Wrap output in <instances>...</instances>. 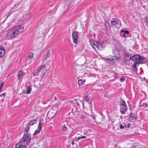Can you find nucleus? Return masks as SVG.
I'll use <instances>...</instances> for the list:
<instances>
[{
  "label": "nucleus",
  "instance_id": "1",
  "mask_svg": "<svg viewBox=\"0 0 148 148\" xmlns=\"http://www.w3.org/2000/svg\"><path fill=\"white\" fill-rule=\"evenodd\" d=\"M23 29V27L21 26H17L12 28L9 30L7 33L6 38L9 40L13 37L16 36L18 34L22 32Z\"/></svg>",
  "mask_w": 148,
  "mask_h": 148
},
{
  "label": "nucleus",
  "instance_id": "2",
  "mask_svg": "<svg viewBox=\"0 0 148 148\" xmlns=\"http://www.w3.org/2000/svg\"><path fill=\"white\" fill-rule=\"evenodd\" d=\"M120 106V112L122 114H124L127 111V106L125 102L123 100H121L119 101Z\"/></svg>",
  "mask_w": 148,
  "mask_h": 148
},
{
  "label": "nucleus",
  "instance_id": "3",
  "mask_svg": "<svg viewBox=\"0 0 148 148\" xmlns=\"http://www.w3.org/2000/svg\"><path fill=\"white\" fill-rule=\"evenodd\" d=\"M46 66L44 65L43 66H40L39 68L36 71L37 72H38L40 75V77L43 78L44 76L45 75L46 72L47 71L46 69Z\"/></svg>",
  "mask_w": 148,
  "mask_h": 148
},
{
  "label": "nucleus",
  "instance_id": "4",
  "mask_svg": "<svg viewBox=\"0 0 148 148\" xmlns=\"http://www.w3.org/2000/svg\"><path fill=\"white\" fill-rule=\"evenodd\" d=\"M31 139V135L30 134H25V132H24L21 140L24 143L27 144L30 141Z\"/></svg>",
  "mask_w": 148,
  "mask_h": 148
},
{
  "label": "nucleus",
  "instance_id": "5",
  "mask_svg": "<svg viewBox=\"0 0 148 148\" xmlns=\"http://www.w3.org/2000/svg\"><path fill=\"white\" fill-rule=\"evenodd\" d=\"M31 17V14L29 13H27L24 14L20 19V21L22 23H24L27 20L29 19Z\"/></svg>",
  "mask_w": 148,
  "mask_h": 148
},
{
  "label": "nucleus",
  "instance_id": "6",
  "mask_svg": "<svg viewBox=\"0 0 148 148\" xmlns=\"http://www.w3.org/2000/svg\"><path fill=\"white\" fill-rule=\"evenodd\" d=\"M113 53L114 56H112V58H110L108 60H116L119 59L120 57V54L119 51L116 50H114L113 51Z\"/></svg>",
  "mask_w": 148,
  "mask_h": 148
},
{
  "label": "nucleus",
  "instance_id": "7",
  "mask_svg": "<svg viewBox=\"0 0 148 148\" xmlns=\"http://www.w3.org/2000/svg\"><path fill=\"white\" fill-rule=\"evenodd\" d=\"M70 102L73 103V106L75 107L77 111H79L80 110V106L79 103V101L77 99H75L73 100L70 101Z\"/></svg>",
  "mask_w": 148,
  "mask_h": 148
},
{
  "label": "nucleus",
  "instance_id": "8",
  "mask_svg": "<svg viewBox=\"0 0 148 148\" xmlns=\"http://www.w3.org/2000/svg\"><path fill=\"white\" fill-rule=\"evenodd\" d=\"M72 36L74 42L76 44H77L78 43V38L77 32H73L72 34Z\"/></svg>",
  "mask_w": 148,
  "mask_h": 148
},
{
  "label": "nucleus",
  "instance_id": "9",
  "mask_svg": "<svg viewBox=\"0 0 148 148\" xmlns=\"http://www.w3.org/2000/svg\"><path fill=\"white\" fill-rule=\"evenodd\" d=\"M139 57L138 61L136 62L138 64H142L146 62L147 60L144 57H141L140 55Z\"/></svg>",
  "mask_w": 148,
  "mask_h": 148
},
{
  "label": "nucleus",
  "instance_id": "10",
  "mask_svg": "<svg viewBox=\"0 0 148 148\" xmlns=\"http://www.w3.org/2000/svg\"><path fill=\"white\" fill-rule=\"evenodd\" d=\"M5 50L3 46H0V57L2 58L3 57L5 53Z\"/></svg>",
  "mask_w": 148,
  "mask_h": 148
},
{
  "label": "nucleus",
  "instance_id": "11",
  "mask_svg": "<svg viewBox=\"0 0 148 148\" xmlns=\"http://www.w3.org/2000/svg\"><path fill=\"white\" fill-rule=\"evenodd\" d=\"M84 99L86 102L89 104H90L91 103V99L90 96H85Z\"/></svg>",
  "mask_w": 148,
  "mask_h": 148
},
{
  "label": "nucleus",
  "instance_id": "12",
  "mask_svg": "<svg viewBox=\"0 0 148 148\" xmlns=\"http://www.w3.org/2000/svg\"><path fill=\"white\" fill-rule=\"evenodd\" d=\"M139 56L140 55L138 54L134 55L132 57H130V60L133 61H136L137 62L138 61Z\"/></svg>",
  "mask_w": 148,
  "mask_h": 148
},
{
  "label": "nucleus",
  "instance_id": "13",
  "mask_svg": "<svg viewBox=\"0 0 148 148\" xmlns=\"http://www.w3.org/2000/svg\"><path fill=\"white\" fill-rule=\"evenodd\" d=\"M52 52V50H49L48 51L47 55L44 56V58L43 59V62H44L47 58L50 57V55Z\"/></svg>",
  "mask_w": 148,
  "mask_h": 148
},
{
  "label": "nucleus",
  "instance_id": "14",
  "mask_svg": "<svg viewBox=\"0 0 148 148\" xmlns=\"http://www.w3.org/2000/svg\"><path fill=\"white\" fill-rule=\"evenodd\" d=\"M15 147L16 148H26V145H23L21 142H19L17 143Z\"/></svg>",
  "mask_w": 148,
  "mask_h": 148
},
{
  "label": "nucleus",
  "instance_id": "15",
  "mask_svg": "<svg viewBox=\"0 0 148 148\" xmlns=\"http://www.w3.org/2000/svg\"><path fill=\"white\" fill-rule=\"evenodd\" d=\"M55 114L52 113L50 111H49L47 114V116L50 120L52 119L54 116Z\"/></svg>",
  "mask_w": 148,
  "mask_h": 148
},
{
  "label": "nucleus",
  "instance_id": "16",
  "mask_svg": "<svg viewBox=\"0 0 148 148\" xmlns=\"http://www.w3.org/2000/svg\"><path fill=\"white\" fill-rule=\"evenodd\" d=\"M120 22V20L117 19H114V21H111V24L112 25H115L118 24Z\"/></svg>",
  "mask_w": 148,
  "mask_h": 148
},
{
  "label": "nucleus",
  "instance_id": "17",
  "mask_svg": "<svg viewBox=\"0 0 148 148\" xmlns=\"http://www.w3.org/2000/svg\"><path fill=\"white\" fill-rule=\"evenodd\" d=\"M25 74V72L22 71H19L18 74V79H20L21 77L23 75Z\"/></svg>",
  "mask_w": 148,
  "mask_h": 148
},
{
  "label": "nucleus",
  "instance_id": "18",
  "mask_svg": "<svg viewBox=\"0 0 148 148\" xmlns=\"http://www.w3.org/2000/svg\"><path fill=\"white\" fill-rule=\"evenodd\" d=\"M90 45L93 47L94 48V47L96 46V44L97 43V42L95 40H91L90 41Z\"/></svg>",
  "mask_w": 148,
  "mask_h": 148
},
{
  "label": "nucleus",
  "instance_id": "19",
  "mask_svg": "<svg viewBox=\"0 0 148 148\" xmlns=\"http://www.w3.org/2000/svg\"><path fill=\"white\" fill-rule=\"evenodd\" d=\"M44 122V120L42 118L40 119L39 125H38V127H39V129H41V127L42 126V125L43 124Z\"/></svg>",
  "mask_w": 148,
  "mask_h": 148
},
{
  "label": "nucleus",
  "instance_id": "20",
  "mask_svg": "<svg viewBox=\"0 0 148 148\" xmlns=\"http://www.w3.org/2000/svg\"><path fill=\"white\" fill-rule=\"evenodd\" d=\"M96 47L99 49H101L103 47V44L100 42H97Z\"/></svg>",
  "mask_w": 148,
  "mask_h": 148
},
{
  "label": "nucleus",
  "instance_id": "21",
  "mask_svg": "<svg viewBox=\"0 0 148 148\" xmlns=\"http://www.w3.org/2000/svg\"><path fill=\"white\" fill-rule=\"evenodd\" d=\"M138 64L136 62L134 63V64L132 66L133 68L132 69V70L134 72H135L137 70V68L136 67V66Z\"/></svg>",
  "mask_w": 148,
  "mask_h": 148
},
{
  "label": "nucleus",
  "instance_id": "22",
  "mask_svg": "<svg viewBox=\"0 0 148 148\" xmlns=\"http://www.w3.org/2000/svg\"><path fill=\"white\" fill-rule=\"evenodd\" d=\"M36 123V120H33L31 121L30 122L28 123L27 125L30 127V125H33L34 124Z\"/></svg>",
  "mask_w": 148,
  "mask_h": 148
},
{
  "label": "nucleus",
  "instance_id": "23",
  "mask_svg": "<svg viewBox=\"0 0 148 148\" xmlns=\"http://www.w3.org/2000/svg\"><path fill=\"white\" fill-rule=\"evenodd\" d=\"M124 55L125 56V60H130V55L128 53H124Z\"/></svg>",
  "mask_w": 148,
  "mask_h": 148
},
{
  "label": "nucleus",
  "instance_id": "24",
  "mask_svg": "<svg viewBox=\"0 0 148 148\" xmlns=\"http://www.w3.org/2000/svg\"><path fill=\"white\" fill-rule=\"evenodd\" d=\"M30 127L28 125H27V124L26 126V127L25 128V130L24 132H25V134H28V132L29 131V129Z\"/></svg>",
  "mask_w": 148,
  "mask_h": 148
},
{
  "label": "nucleus",
  "instance_id": "25",
  "mask_svg": "<svg viewBox=\"0 0 148 148\" xmlns=\"http://www.w3.org/2000/svg\"><path fill=\"white\" fill-rule=\"evenodd\" d=\"M71 0H70L68 2L67 1L65 3V5L64 6V7L66 8H68L69 7V6L71 5L70 4L71 3V2L70 1Z\"/></svg>",
  "mask_w": 148,
  "mask_h": 148
},
{
  "label": "nucleus",
  "instance_id": "26",
  "mask_svg": "<svg viewBox=\"0 0 148 148\" xmlns=\"http://www.w3.org/2000/svg\"><path fill=\"white\" fill-rule=\"evenodd\" d=\"M32 88L28 86L27 88V89L25 93L27 94H30Z\"/></svg>",
  "mask_w": 148,
  "mask_h": 148
},
{
  "label": "nucleus",
  "instance_id": "27",
  "mask_svg": "<svg viewBox=\"0 0 148 148\" xmlns=\"http://www.w3.org/2000/svg\"><path fill=\"white\" fill-rule=\"evenodd\" d=\"M41 129H39V127H38V129L36 130L33 134L34 136L37 135L40 132Z\"/></svg>",
  "mask_w": 148,
  "mask_h": 148
},
{
  "label": "nucleus",
  "instance_id": "28",
  "mask_svg": "<svg viewBox=\"0 0 148 148\" xmlns=\"http://www.w3.org/2000/svg\"><path fill=\"white\" fill-rule=\"evenodd\" d=\"M105 26L106 28L107 29L110 28L109 23L107 21L105 23Z\"/></svg>",
  "mask_w": 148,
  "mask_h": 148
},
{
  "label": "nucleus",
  "instance_id": "29",
  "mask_svg": "<svg viewBox=\"0 0 148 148\" xmlns=\"http://www.w3.org/2000/svg\"><path fill=\"white\" fill-rule=\"evenodd\" d=\"M84 82L82 80L79 79L78 80V83L79 86L82 85L84 83Z\"/></svg>",
  "mask_w": 148,
  "mask_h": 148
},
{
  "label": "nucleus",
  "instance_id": "30",
  "mask_svg": "<svg viewBox=\"0 0 148 148\" xmlns=\"http://www.w3.org/2000/svg\"><path fill=\"white\" fill-rule=\"evenodd\" d=\"M28 57L30 59H32L33 58V54L32 53H30L29 54Z\"/></svg>",
  "mask_w": 148,
  "mask_h": 148
},
{
  "label": "nucleus",
  "instance_id": "31",
  "mask_svg": "<svg viewBox=\"0 0 148 148\" xmlns=\"http://www.w3.org/2000/svg\"><path fill=\"white\" fill-rule=\"evenodd\" d=\"M125 80V78L124 77L122 76V77L120 79V81L121 82H124Z\"/></svg>",
  "mask_w": 148,
  "mask_h": 148
},
{
  "label": "nucleus",
  "instance_id": "32",
  "mask_svg": "<svg viewBox=\"0 0 148 148\" xmlns=\"http://www.w3.org/2000/svg\"><path fill=\"white\" fill-rule=\"evenodd\" d=\"M62 130L63 131H66L67 129V127L65 125H63L62 127Z\"/></svg>",
  "mask_w": 148,
  "mask_h": 148
},
{
  "label": "nucleus",
  "instance_id": "33",
  "mask_svg": "<svg viewBox=\"0 0 148 148\" xmlns=\"http://www.w3.org/2000/svg\"><path fill=\"white\" fill-rule=\"evenodd\" d=\"M39 75L38 72H36L35 73H34L33 74V75L34 76H38V75Z\"/></svg>",
  "mask_w": 148,
  "mask_h": 148
},
{
  "label": "nucleus",
  "instance_id": "34",
  "mask_svg": "<svg viewBox=\"0 0 148 148\" xmlns=\"http://www.w3.org/2000/svg\"><path fill=\"white\" fill-rule=\"evenodd\" d=\"M86 138V137L85 136H79L77 138V139L78 140H80L82 138Z\"/></svg>",
  "mask_w": 148,
  "mask_h": 148
},
{
  "label": "nucleus",
  "instance_id": "35",
  "mask_svg": "<svg viewBox=\"0 0 148 148\" xmlns=\"http://www.w3.org/2000/svg\"><path fill=\"white\" fill-rule=\"evenodd\" d=\"M136 115L134 114H130V117L133 118H136Z\"/></svg>",
  "mask_w": 148,
  "mask_h": 148
},
{
  "label": "nucleus",
  "instance_id": "36",
  "mask_svg": "<svg viewBox=\"0 0 148 148\" xmlns=\"http://www.w3.org/2000/svg\"><path fill=\"white\" fill-rule=\"evenodd\" d=\"M4 83V82H2L0 85V92H1V88L3 86V84Z\"/></svg>",
  "mask_w": 148,
  "mask_h": 148
},
{
  "label": "nucleus",
  "instance_id": "37",
  "mask_svg": "<svg viewBox=\"0 0 148 148\" xmlns=\"http://www.w3.org/2000/svg\"><path fill=\"white\" fill-rule=\"evenodd\" d=\"M134 148H142V147L139 145H137L134 147Z\"/></svg>",
  "mask_w": 148,
  "mask_h": 148
},
{
  "label": "nucleus",
  "instance_id": "38",
  "mask_svg": "<svg viewBox=\"0 0 148 148\" xmlns=\"http://www.w3.org/2000/svg\"><path fill=\"white\" fill-rule=\"evenodd\" d=\"M91 116L94 120H95L96 118V115H92Z\"/></svg>",
  "mask_w": 148,
  "mask_h": 148
},
{
  "label": "nucleus",
  "instance_id": "39",
  "mask_svg": "<svg viewBox=\"0 0 148 148\" xmlns=\"http://www.w3.org/2000/svg\"><path fill=\"white\" fill-rule=\"evenodd\" d=\"M5 93H3L0 95V97H5Z\"/></svg>",
  "mask_w": 148,
  "mask_h": 148
},
{
  "label": "nucleus",
  "instance_id": "40",
  "mask_svg": "<svg viewBox=\"0 0 148 148\" xmlns=\"http://www.w3.org/2000/svg\"><path fill=\"white\" fill-rule=\"evenodd\" d=\"M81 119L82 120H84L85 119V116L83 115H81L80 116Z\"/></svg>",
  "mask_w": 148,
  "mask_h": 148
},
{
  "label": "nucleus",
  "instance_id": "41",
  "mask_svg": "<svg viewBox=\"0 0 148 148\" xmlns=\"http://www.w3.org/2000/svg\"><path fill=\"white\" fill-rule=\"evenodd\" d=\"M20 2H18V3H16V4L15 5L14 7L16 8L19 5V3Z\"/></svg>",
  "mask_w": 148,
  "mask_h": 148
},
{
  "label": "nucleus",
  "instance_id": "42",
  "mask_svg": "<svg viewBox=\"0 0 148 148\" xmlns=\"http://www.w3.org/2000/svg\"><path fill=\"white\" fill-rule=\"evenodd\" d=\"M124 34H128L129 32V31L127 30H125L124 32Z\"/></svg>",
  "mask_w": 148,
  "mask_h": 148
},
{
  "label": "nucleus",
  "instance_id": "43",
  "mask_svg": "<svg viewBox=\"0 0 148 148\" xmlns=\"http://www.w3.org/2000/svg\"><path fill=\"white\" fill-rule=\"evenodd\" d=\"M147 103H143V106L144 107H146L147 106Z\"/></svg>",
  "mask_w": 148,
  "mask_h": 148
},
{
  "label": "nucleus",
  "instance_id": "44",
  "mask_svg": "<svg viewBox=\"0 0 148 148\" xmlns=\"http://www.w3.org/2000/svg\"><path fill=\"white\" fill-rule=\"evenodd\" d=\"M120 128L121 129H122L124 128V127L121 124L120 126Z\"/></svg>",
  "mask_w": 148,
  "mask_h": 148
},
{
  "label": "nucleus",
  "instance_id": "45",
  "mask_svg": "<svg viewBox=\"0 0 148 148\" xmlns=\"http://www.w3.org/2000/svg\"><path fill=\"white\" fill-rule=\"evenodd\" d=\"M144 19L146 20V21H148V18L147 16L145 17Z\"/></svg>",
  "mask_w": 148,
  "mask_h": 148
},
{
  "label": "nucleus",
  "instance_id": "46",
  "mask_svg": "<svg viewBox=\"0 0 148 148\" xmlns=\"http://www.w3.org/2000/svg\"><path fill=\"white\" fill-rule=\"evenodd\" d=\"M127 127H129L130 125V123H127Z\"/></svg>",
  "mask_w": 148,
  "mask_h": 148
},
{
  "label": "nucleus",
  "instance_id": "47",
  "mask_svg": "<svg viewBox=\"0 0 148 148\" xmlns=\"http://www.w3.org/2000/svg\"><path fill=\"white\" fill-rule=\"evenodd\" d=\"M123 37L124 38L126 36L125 34L124 33V34H123Z\"/></svg>",
  "mask_w": 148,
  "mask_h": 148
},
{
  "label": "nucleus",
  "instance_id": "48",
  "mask_svg": "<svg viewBox=\"0 0 148 148\" xmlns=\"http://www.w3.org/2000/svg\"><path fill=\"white\" fill-rule=\"evenodd\" d=\"M72 145H73L74 144V140H73L71 143Z\"/></svg>",
  "mask_w": 148,
  "mask_h": 148
},
{
  "label": "nucleus",
  "instance_id": "49",
  "mask_svg": "<svg viewBox=\"0 0 148 148\" xmlns=\"http://www.w3.org/2000/svg\"><path fill=\"white\" fill-rule=\"evenodd\" d=\"M125 31H124V30H121V32H124Z\"/></svg>",
  "mask_w": 148,
  "mask_h": 148
},
{
  "label": "nucleus",
  "instance_id": "50",
  "mask_svg": "<svg viewBox=\"0 0 148 148\" xmlns=\"http://www.w3.org/2000/svg\"><path fill=\"white\" fill-rule=\"evenodd\" d=\"M9 12V15H8V16H9L10 15V14L12 13V12Z\"/></svg>",
  "mask_w": 148,
  "mask_h": 148
},
{
  "label": "nucleus",
  "instance_id": "51",
  "mask_svg": "<svg viewBox=\"0 0 148 148\" xmlns=\"http://www.w3.org/2000/svg\"><path fill=\"white\" fill-rule=\"evenodd\" d=\"M71 112H72V113H73L74 112V111H73V108L71 111Z\"/></svg>",
  "mask_w": 148,
  "mask_h": 148
},
{
  "label": "nucleus",
  "instance_id": "52",
  "mask_svg": "<svg viewBox=\"0 0 148 148\" xmlns=\"http://www.w3.org/2000/svg\"><path fill=\"white\" fill-rule=\"evenodd\" d=\"M114 77H116V76H117V74H115V75H114Z\"/></svg>",
  "mask_w": 148,
  "mask_h": 148
},
{
  "label": "nucleus",
  "instance_id": "53",
  "mask_svg": "<svg viewBox=\"0 0 148 148\" xmlns=\"http://www.w3.org/2000/svg\"><path fill=\"white\" fill-rule=\"evenodd\" d=\"M120 118H121V119H122V116H120Z\"/></svg>",
  "mask_w": 148,
  "mask_h": 148
},
{
  "label": "nucleus",
  "instance_id": "54",
  "mask_svg": "<svg viewBox=\"0 0 148 148\" xmlns=\"http://www.w3.org/2000/svg\"><path fill=\"white\" fill-rule=\"evenodd\" d=\"M54 99L56 100V97H55Z\"/></svg>",
  "mask_w": 148,
  "mask_h": 148
},
{
  "label": "nucleus",
  "instance_id": "55",
  "mask_svg": "<svg viewBox=\"0 0 148 148\" xmlns=\"http://www.w3.org/2000/svg\"><path fill=\"white\" fill-rule=\"evenodd\" d=\"M125 127H126V125H125Z\"/></svg>",
  "mask_w": 148,
  "mask_h": 148
},
{
  "label": "nucleus",
  "instance_id": "56",
  "mask_svg": "<svg viewBox=\"0 0 148 148\" xmlns=\"http://www.w3.org/2000/svg\"><path fill=\"white\" fill-rule=\"evenodd\" d=\"M23 92H24V93H25V92L24 91Z\"/></svg>",
  "mask_w": 148,
  "mask_h": 148
},
{
  "label": "nucleus",
  "instance_id": "57",
  "mask_svg": "<svg viewBox=\"0 0 148 148\" xmlns=\"http://www.w3.org/2000/svg\"><path fill=\"white\" fill-rule=\"evenodd\" d=\"M127 102H128V103H129V101H127Z\"/></svg>",
  "mask_w": 148,
  "mask_h": 148
},
{
  "label": "nucleus",
  "instance_id": "58",
  "mask_svg": "<svg viewBox=\"0 0 148 148\" xmlns=\"http://www.w3.org/2000/svg\"><path fill=\"white\" fill-rule=\"evenodd\" d=\"M13 8H12V9H11V10H12V9Z\"/></svg>",
  "mask_w": 148,
  "mask_h": 148
},
{
  "label": "nucleus",
  "instance_id": "59",
  "mask_svg": "<svg viewBox=\"0 0 148 148\" xmlns=\"http://www.w3.org/2000/svg\"><path fill=\"white\" fill-rule=\"evenodd\" d=\"M80 148H82V147H80Z\"/></svg>",
  "mask_w": 148,
  "mask_h": 148
}]
</instances>
